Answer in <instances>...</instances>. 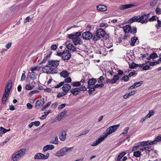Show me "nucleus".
Instances as JSON below:
<instances>
[{
	"label": "nucleus",
	"instance_id": "1",
	"mask_svg": "<svg viewBox=\"0 0 161 161\" xmlns=\"http://www.w3.org/2000/svg\"><path fill=\"white\" fill-rule=\"evenodd\" d=\"M119 125H114L108 127L106 131V133L104 135L100 137L95 142L91 145L92 146H96L104 141L109 135L115 132L119 126Z\"/></svg>",
	"mask_w": 161,
	"mask_h": 161
},
{
	"label": "nucleus",
	"instance_id": "2",
	"mask_svg": "<svg viewBox=\"0 0 161 161\" xmlns=\"http://www.w3.org/2000/svg\"><path fill=\"white\" fill-rule=\"evenodd\" d=\"M80 35L81 32L78 31L73 34L68 35V37L70 39H72L74 44L76 46L80 44L82 42L81 39L79 37Z\"/></svg>",
	"mask_w": 161,
	"mask_h": 161
},
{
	"label": "nucleus",
	"instance_id": "3",
	"mask_svg": "<svg viewBox=\"0 0 161 161\" xmlns=\"http://www.w3.org/2000/svg\"><path fill=\"white\" fill-rule=\"evenodd\" d=\"M26 150L24 149H21L14 154L12 157L13 161H17L23 157L25 154Z\"/></svg>",
	"mask_w": 161,
	"mask_h": 161
},
{
	"label": "nucleus",
	"instance_id": "4",
	"mask_svg": "<svg viewBox=\"0 0 161 161\" xmlns=\"http://www.w3.org/2000/svg\"><path fill=\"white\" fill-rule=\"evenodd\" d=\"M42 70L43 72L47 74L56 73L57 72V70L55 68H52L47 65L42 67Z\"/></svg>",
	"mask_w": 161,
	"mask_h": 161
},
{
	"label": "nucleus",
	"instance_id": "5",
	"mask_svg": "<svg viewBox=\"0 0 161 161\" xmlns=\"http://www.w3.org/2000/svg\"><path fill=\"white\" fill-rule=\"evenodd\" d=\"M49 156V154L47 153L45 155L41 153H38L35 154L34 156V158L37 159H46Z\"/></svg>",
	"mask_w": 161,
	"mask_h": 161
},
{
	"label": "nucleus",
	"instance_id": "6",
	"mask_svg": "<svg viewBox=\"0 0 161 161\" xmlns=\"http://www.w3.org/2000/svg\"><path fill=\"white\" fill-rule=\"evenodd\" d=\"M58 55L62 56V58L64 60H68L71 57V55L69 53V51L66 50L64 51L62 53H58Z\"/></svg>",
	"mask_w": 161,
	"mask_h": 161
},
{
	"label": "nucleus",
	"instance_id": "7",
	"mask_svg": "<svg viewBox=\"0 0 161 161\" xmlns=\"http://www.w3.org/2000/svg\"><path fill=\"white\" fill-rule=\"evenodd\" d=\"M92 36V34L89 31H86L82 34V38L86 40L91 39Z\"/></svg>",
	"mask_w": 161,
	"mask_h": 161
},
{
	"label": "nucleus",
	"instance_id": "8",
	"mask_svg": "<svg viewBox=\"0 0 161 161\" xmlns=\"http://www.w3.org/2000/svg\"><path fill=\"white\" fill-rule=\"evenodd\" d=\"M44 103V98L38 99L35 103V107L36 108L38 109L42 106Z\"/></svg>",
	"mask_w": 161,
	"mask_h": 161
},
{
	"label": "nucleus",
	"instance_id": "9",
	"mask_svg": "<svg viewBox=\"0 0 161 161\" xmlns=\"http://www.w3.org/2000/svg\"><path fill=\"white\" fill-rule=\"evenodd\" d=\"M66 154L64 148L63 147L58 151L55 153V155L56 157H63Z\"/></svg>",
	"mask_w": 161,
	"mask_h": 161
},
{
	"label": "nucleus",
	"instance_id": "10",
	"mask_svg": "<svg viewBox=\"0 0 161 161\" xmlns=\"http://www.w3.org/2000/svg\"><path fill=\"white\" fill-rule=\"evenodd\" d=\"M137 3H135L133 4H130L121 5L120 7L119 8L121 10H124L131 8L133 7L137 6Z\"/></svg>",
	"mask_w": 161,
	"mask_h": 161
},
{
	"label": "nucleus",
	"instance_id": "11",
	"mask_svg": "<svg viewBox=\"0 0 161 161\" xmlns=\"http://www.w3.org/2000/svg\"><path fill=\"white\" fill-rule=\"evenodd\" d=\"M54 148V145L48 144L45 146L43 148L42 153H44L48 150H51Z\"/></svg>",
	"mask_w": 161,
	"mask_h": 161
},
{
	"label": "nucleus",
	"instance_id": "12",
	"mask_svg": "<svg viewBox=\"0 0 161 161\" xmlns=\"http://www.w3.org/2000/svg\"><path fill=\"white\" fill-rule=\"evenodd\" d=\"M139 22H141L142 24L146 23L148 22V17L146 14L142 15L139 17Z\"/></svg>",
	"mask_w": 161,
	"mask_h": 161
},
{
	"label": "nucleus",
	"instance_id": "13",
	"mask_svg": "<svg viewBox=\"0 0 161 161\" xmlns=\"http://www.w3.org/2000/svg\"><path fill=\"white\" fill-rule=\"evenodd\" d=\"M67 132L65 130H63L60 132L58 136L60 140L61 141H64L66 137Z\"/></svg>",
	"mask_w": 161,
	"mask_h": 161
},
{
	"label": "nucleus",
	"instance_id": "14",
	"mask_svg": "<svg viewBox=\"0 0 161 161\" xmlns=\"http://www.w3.org/2000/svg\"><path fill=\"white\" fill-rule=\"evenodd\" d=\"M48 64L54 67H57L59 65V61L58 60H50L48 61Z\"/></svg>",
	"mask_w": 161,
	"mask_h": 161
},
{
	"label": "nucleus",
	"instance_id": "15",
	"mask_svg": "<svg viewBox=\"0 0 161 161\" xmlns=\"http://www.w3.org/2000/svg\"><path fill=\"white\" fill-rule=\"evenodd\" d=\"M12 86V82L11 81H9L6 85V86L5 92L9 93Z\"/></svg>",
	"mask_w": 161,
	"mask_h": 161
},
{
	"label": "nucleus",
	"instance_id": "16",
	"mask_svg": "<svg viewBox=\"0 0 161 161\" xmlns=\"http://www.w3.org/2000/svg\"><path fill=\"white\" fill-rule=\"evenodd\" d=\"M71 87L70 85L66 84H64L62 87V89L63 91L66 92V94L68 93V91L70 89Z\"/></svg>",
	"mask_w": 161,
	"mask_h": 161
},
{
	"label": "nucleus",
	"instance_id": "17",
	"mask_svg": "<svg viewBox=\"0 0 161 161\" xmlns=\"http://www.w3.org/2000/svg\"><path fill=\"white\" fill-rule=\"evenodd\" d=\"M97 34L100 38L103 37L105 34V32L103 29L98 30L97 31Z\"/></svg>",
	"mask_w": 161,
	"mask_h": 161
},
{
	"label": "nucleus",
	"instance_id": "18",
	"mask_svg": "<svg viewBox=\"0 0 161 161\" xmlns=\"http://www.w3.org/2000/svg\"><path fill=\"white\" fill-rule=\"evenodd\" d=\"M97 8L98 10L101 12L106 11L107 9V8L106 6L102 4L98 5Z\"/></svg>",
	"mask_w": 161,
	"mask_h": 161
},
{
	"label": "nucleus",
	"instance_id": "19",
	"mask_svg": "<svg viewBox=\"0 0 161 161\" xmlns=\"http://www.w3.org/2000/svg\"><path fill=\"white\" fill-rule=\"evenodd\" d=\"M66 111H64L61 112L57 116V119L58 121H60L64 118V116L66 113Z\"/></svg>",
	"mask_w": 161,
	"mask_h": 161
},
{
	"label": "nucleus",
	"instance_id": "20",
	"mask_svg": "<svg viewBox=\"0 0 161 161\" xmlns=\"http://www.w3.org/2000/svg\"><path fill=\"white\" fill-rule=\"evenodd\" d=\"M35 82L34 81L32 82L31 84H27L26 86L25 89L27 90H32L35 87Z\"/></svg>",
	"mask_w": 161,
	"mask_h": 161
},
{
	"label": "nucleus",
	"instance_id": "21",
	"mask_svg": "<svg viewBox=\"0 0 161 161\" xmlns=\"http://www.w3.org/2000/svg\"><path fill=\"white\" fill-rule=\"evenodd\" d=\"M80 91L79 88H72L70 90V92L73 95L75 96L78 95Z\"/></svg>",
	"mask_w": 161,
	"mask_h": 161
},
{
	"label": "nucleus",
	"instance_id": "22",
	"mask_svg": "<svg viewBox=\"0 0 161 161\" xmlns=\"http://www.w3.org/2000/svg\"><path fill=\"white\" fill-rule=\"evenodd\" d=\"M66 47L68 49L70 50L73 52L76 51L75 47L71 43H69L67 45Z\"/></svg>",
	"mask_w": 161,
	"mask_h": 161
},
{
	"label": "nucleus",
	"instance_id": "23",
	"mask_svg": "<svg viewBox=\"0 0 161 161\" xmlns=\"http://www.w3.org/2000/svg\"><path fill=\"white\" fill-rule=\"evenodd\" d=\"M97 82V80L94 78L89 79L88 81V86L94 85Z\"/></svg>",
	"mask_w": 161,
	"mask_h": 161
},
{
	"label": "nucleus",
	"instance_id": "24",
	"mask_svg": "<svg viewBox=\"0 0 161 161\" xmlns=\"http://www.w3.org/2000/svg\"><path fill=\"white\" fill-rule=\"evenodd\" d=\"M139 18L137 16H134L132 18L130 19L128 22L129 23H132L133 22H139Z\"/></svg>",
	"mask_w": 161,
	"mask_h": 161
},
{
	"label": "nucleus",
	"instance_id": "25",
	"mask_svg": "<svg viewBox=\"0 0 161 161\" xmlns=\"http://www.w3.org/2000/svg\"><path fill=\"white\" fill-rule=\"evenodd\" d=\"M60 75L61 76L64 78H66L69 76V73L67 71L64 70L60 72Z\"/></svg>",
	"mask_w": 161,
	"mask_h": 161
},
{
	"label": "nucleus",
	"instance_id": "26",
	"mask_svg": "<svg viewBox=\"0 0 161 161\" xmlns=\"http://www.w3.org/2000/svg\"><path fill=\"white\" fill-rule=\"evenodd\" d=\"M160 141H161V135L160 136H158V137H157L156 138L155 140H154V141L150 142V143H149V144L153 145L155 144L157 142H159Z\"/></svg>",
	"mask_w": 161,
	"mask_h": 161
},
{
	"label": "nucleus",
	"instance_id": "27",
	"mask_svg": "<svg viewBox=\"0 0 161 161\" xmlns=\"http://www.w3.org/2000/svg\"><path fill=\"white\" fill-rule=\"evenodd\" d=\"M40 68V67L39 66H36L32 67L31 68V70L33 73H35V72H38Z\"/></svg>",
	"mask_w": 161,
	"mask_h": 161
},
{
	"label": "nucleus",
	"instance_id": "28",
	"mask_svg": "<svg viewBox=\"0 0 161 161\" xmlns=\"http://www.w3.org/2000/svg\"><path fill=\"white\" fill-rule=\"evenodd\" d=\"M131 26L130 25H126L123 27V30L124 32L126 33L130 31Z\"/></svg>",
	"mask_w": 161,
	"mask_h": 161
},
{
	"label": "nucleus",
	"instance_id": "29",
	"mask_svg": "<svg viewBox=\"0 0 161 161\" xmlns=\"http://www.w3.org/2000/svg\"><path fill=\"white\" fill-rule=\"evenodd\" d=\"M137 39V38L136 36L132 38L130 43V45L132 46H134Z\"/></svg>",
	"mask_w": 161,
	"mask_h": 161
},
{
	"label": "nucleus",
	"instance_id": "30",
	"mask_svg": "<svg viewBox=\"0 0 161 161\" xmlns=\"http://www.w3.org/2000/svg\"><path fill=\"white\" fill-rule=\"evenodd\" d=\"M158 57V56L157 54L156 53H154L151 54L150 55L149 57L147 58V59L148 60H149L151 59H154L157 58Z\"/></svg>",
	"mask_w": 161,
	"mask_h": 161
},
{
	"label": "nucleus",
	"instance_id": "31",
	"mask_svg": "<svg viewBox=\"0 0 161 161\" xmlns=\"http://www.w3.org/2000/svg\"><path fill=\"white\" fill-rule=\"evenodd\" d=\"M119 77L117 75H114L113 78L112 79L113 84L116 83L119 79Z\"/></svg>",
	"mask_w": 161,
	"mask_h": 161
},
{
	"label": "nucleus",
	"instance_id": "32",
	"mask_svg": "<svg viewBox=\"0 0 161 161\" xmlns=\"http://www.w3.org/2000/svg\"><path fill=\"white\" fill-rule=\"evenodd\" d=\"M150 142H145V141H143L139 143H138V144L139 145V146H140V147L141 146H146V145H150L149 144V143Z\"/></svg>",
	"mask_w": 161,
	"mask_h": 161
},
{
	"label": "nucleus",
	"instance_id": "33",
	"mask_svg": "<svg viewBox=\"0 0 161 161\" xmlns=\"http://www.w3.org/2000/svg\"><path fill=\"white\" fill-rule=\"evenodd\" d=\"M8 93L4 92L2 99V103H5L6 102V100L7 98L8 97Z\"/></svg>",
	"mask_w": 161,
	"mask_h": 161
},
{
	"label": "nucleus",
	"instance_id": "34",
	"mask_svg": "<svg viewBox=\"0 0 161 161\" xmlns=\"http://www.w3.org/2000/svg\"><path fill=\"white\" fill-rule=\"evenodd\" d=\"M149 63V64L150 66H153L156 65L157 64H158L159 62L157 61L153 62H151L150 61H148L147 62V63Z\"/></svg>",
	"mask_w": 161,
	"mask_h": 161
},
{
	"label": "nucleus",
	"instance_id": "35",
	"mask_svg": "<svg viewBox=\"0 0 161 161\" xmlns=\"http://www.w3.org/2000/svg\"><path fill=\"white\" fill-rule=\"evenodd\" d=\"M126 152H121L118 156L117 160H120L125 154Z\"/></svg>",
	"mask_w": 161,
	"mask_h": 161
},
{
	"label": "nucleus",
	"instance_id": "36",
	"mask_svg": "<svg viewBox=\"0 0 161 161\" xmlns=\"http://www.w3.org/2000/svg\"><path fill=\"white\" fill-rule=\"evenodd\" d=\"M141 152L139 151H137L134 152L133 156L136 157H139L141 156Z\"/></svg>",
	"mask_w": 161,
	"mask_h": 161
},
{
	"label": "nucleus",
	"instance_id": "37",
	"mask_svg": "<svg viewBox=\"0 0 161 161\" xmlns=\"http://www.w3.org/2000/svg\"><path fill=\"white\" fill-rule=\"evenodd\" d=\"M64 148L66 154L67 153H69L71 152L73 149V147H64Z\"/></svg>",
	"mask_w": 161,
	"mask_h": 161
},
{
	"label": "nucleus",
	"instance_id": "38",
	"mask_svg": "<svg viewBox=\"0 0 161 161\" xmlns=\"http://www.w3.org/2000/svg\"><path fill=\"white\" fill-rule=\"evenodd\" d=\"M154 112L153 110L149 111V113L146 116L147 118H150L152 115H153Z\"/></svg>",
	"mask_w": 161,
	"mask_h": 161
},
{
	"label": "nucleus",
	"instance_id": "39",
	"mask_svg": "<svg viewBox=\"0 0 161 161\" xmlns=\"http://www.w3.org/2000/svg\"><path fill=\"white\" fill-rule=\"evenodd\" d=\"M88 88H89V90L88 91V93L90 94H91L92 92L95 90V88H94V86H93V87L91 88L90 86H88L87 87Z\"/></svg>",
	"mask_w": 161,
	"mask_h": 161
},
{
	"label": "nucleus",
	"instance_id": "40",
	"mask_svg": "<svg viewBox=\"0 0 161 161\" xmlns=\"http://www.w3.org/2000/svg\"><path fill=\"white\" fill-rule=\"evenodd\" d=\"M129 128L128 127H126L123 130V132L121 134V135H124L127 134Z\"/></svg>",
	"mask_w": 161,
	"mask_h": 161
},
{
	"label": "nucleus",
	"instance_id": "41",
	"mask_svg": "<svg viewBox=\"0 0 161 161\" xmlns=\"http://www.w3.org/2000/svg\"><path fill=\"white\" fill-rule=\"evenodd\" d=\"M71 81V79L70 77H69L67 78L64 79V81H63L64 83H64H70Z\"/></svg>",
	"mask_w": 161,
	"mask_h": 161
},
{
	"label": "nucleus",
	"instance_id": "42",
	"mask_svg": "<svg viewBox=\"0 0 161 161\" xmlns=\"http://www.w3.org/2000/svg\"><path fill=\"white\" fill-rule=\"evenodd\" d=\"M71 85L74 87L78 86L81 85L80 82L79 81L74 82Z\"/></svg>",
	"mask_w": 161,
	"mask_h": 161
},
{
	"label": "nucleus",
	"instance_id": "43",
	"mask_svg": "<svg viewBox=\"0 0 161 161\" xmlns=\"http://www.w3.org/2000/svg\"><path fill=\"white\" fill-rule=\"evenodd\" d=\"M67 94L66 93V92H64L63 91V92H59L58 94L57 95V97H60L64 96L65 95Z\"/></svg>",
	"mask_w": 161,
	"mask_h": 161
},
{
	"label": "nucleus",
	"instance_id": "44",
	"mask_svg": "<svg viewBox=\"0 0 161 161\" xmlns=\"http://www.w3.org/2000/svg\"><path fill=\"white\" fill-rule=\"evenodd\" d=\"M137 64H136L134 63H133L129 65V67L131 69H133L135 68L136 67H137Z\"/></svg>",
	"mask_w": 161,
	"mask_h": 161
},
{
	"label": "nucleus",
	"instance_id": "45",
	"mask_svg": "<svg viewBox=\"0 0 161 161\" xmlns=\"http://www.w3.org/2000/svg\"><path fill=\"white\" fill-rule=\"evenodd\" d=\"M39 92V91L38 90H35L31 91L29 93V95L30 96L33 95V94L36 93H38Z\"/></svg>",
	"mask_w": 161,
	"mask_h": 161
},
{
	"label": "nucleus",
	"instance_id": "46",
	"mask_svg": "<svg viewBox=\"0 0 161 161\" xmlns=\"http://www.w3.org/2000/svg\"><path fill=\"white\" fill-rule=\"evenodd\" d=\"M130 32L131 33L134 34L136 32V27H133L130 30Z\"/></svg>",
	"mask_w": 161,
	"mask_h": 161
},
{
	"label": "nucleus",
	"instance_id": "47",
	"mask_svg": "<svg viewBox=\"0 0 161 161\" xmlns=\"http://www.w3.org/2000/svg\"><path fill=\"white\" fill-rule=\"evenodd\" d=\"M66 105V104L65 103L59 105L58 108V109L60 110L62 109V108H64Z\"/></svg>",
	"mask_w": 161,
	"mask_h": 161
},
{
	"label": "nucleus",
	"instance_id": "48",
	"mask_svg": "<svg viewBox=\"0 0 161 161\" xmlns=\"http://www.w3.org/2000/svg\"><path fill=\"white\" fill-rule=\"evenodd\" d=\"M143 81H140L138 82H136L135 83H134L135 86L136 87V88L137 87L140 86L141 84L142 83Z\"/></svg>",
	"mask_w": 161,
	"mask_h": 161
},
{
	"label": "nucleus",
	"instance_id": "49",
	"mask_svg": "<svg viewBox=\"0 0 161 161\" xmlns=\"http://www.w3.org/2000/svg\"><path fill=\"white\" fill-rule=\"evenodd\" d=\"M104 85V84L103 83H101L99 84H97L94 86V88H97L99 87H102Z\"/></svg>",
	"mask_w": 161,
	"mask_h": 161
},
{
	"label": "nucleus",
	"instance_id": "50",
	"mask_svg": "<svg viewBox=\"0 0 161 161\" xmlns=\"http://www.w3.org/2000/svg\"><path fill=\"white\" fill-rule=\"evenodd\" d=\"M104 79L103 76H101L97 79V81L98 83H100L103 82Z\"/></svg>",
	"mask_w": 161,
	"mask_h": 161
},
{
	"label": "nucleus",
	"instance_id": "51",
	"mask_svg": "<svg viewBox=\"0 0 161 161\" xmlns=\"http://www.w3.org/2000/svg\"><path fill=\"white\" fill-rule=\"evenodd\" d=\"M157 3V0H154L150 3V5L151 6H154Z\"/></svg>",
	"mask_w": 161,
	"mask_h": 161
},
{
	"label": "nucleus",
	"instance_id": "52",
	"mask_svg": "<svg viewBox=\"0 0 161 161\" xmlns=\"http://www.w3.org/2000/svg\"><path fill=\"white\" fill-rule=\"evenodd\" d=\"M35 73H33L32 72L31 73H30V77L32 79H34L35 78Z\"/></svg>",
	"mask_w": 161,
	"mask_h": 161
},
{
	"label": "nucleus",
	"instance_id": "53",
	"mask_svg": "<svg viewBox=\"0 0 161 161\" xmlns=\"http://www.w3.org/2000/svg\"><path fill=\"white\" fill-rule=\"evenodd\" d=\"M5 130V129L3 128V127H0V134H3L4 133H5V131H4Z\"/></svg>",
	"mask_w": 161,
	"mask_h": 161
},
{
	"label": "nucleus",
	"instance_id": "54",
	"mask_svg": "<svg viewBox=\"0 0 161 161\" xmlns=\"http://www.w3.org/2000/svg\"><path fill=\"white\" fill-rule=\"evenodd\" d=\"M157 24L156 25L157 27L159 29V27H161V21L158 19L157 20Z\"/></svg>",
	"mask_w": 161,
	"mask_h": 161
},
{
	"label": "nucleus",
	"instance_id": "55",
	"mask_svg": "<svg viewBox=\"0 0 161 161\" xmlns=\"http://www.w3.org/2000/svg\"><path fill=\"white\" fill-rule=\"evenodd\" d=\"M64 85V83L63 82H61L59 84H57L56 86L54 87V88H57L61 86Z\"/></svg>",
	"mask_w": 161,
	"mask_h": 161
},
{
	"label": "nucleus",
	"instance_id": "56",
	"mask_svg": "<svg viewBox=\"0 0 161 161\" xmlns=\"http://www.w3.org/2000/svg\"><path fill=\"white\" fill-rule=\"evenodd\" d=\"M157 18H158V17L156 16H153L152 17L149 19V21H153L154 20H155Z\"/></svg>",
	"mask_w": 161,
	"mask_h": 161
},
{
	"label": "nucleus",
	"instance_id": "57",
	"mask_svg": "<svg viewBox=\"0 0 161 161\" xmlns=\"http://www.w3.org/2000/svg\"><path fill=\"white\" fill-rule=\"evenodd\" d=\"M129 76L127 75H125L122 78V80L125 81H127L129 80Z\"/></svg>",
	"mask_w": 161,
	"mask_h": 161
},
{
	"label": "nucleus",
	"instance_id": "58",
	"mask_svg": "<svg viewBox=\"0 0 161 161\" xmlns=\"http://www.w3.org/2000/svg\"><path fill=\"white\" fill-rule=\"evenodd\" d=\"M54 141L56 143V145H57L58 144V138L57 136H55L54 137Z\"/></svg>",
	"mask_w": 161,
	"mask_h": 161
},
{
	"label": "nucleus",
	"instance_id": "59",
	"mask_svg": "<svg viewBox=\"0 0 161 161\" xmlns=\"http://www.w3.org/2000/svg\"><path fill=\"white\" fill-rule=\"evenodd\" d=\"M89 131V130H84L81 133V134L79 135V136H80L82 135H85Z\"/></svg>",
	"mask_w": 161,
	"mask_h": 161
},
{
	"label": "nucleus",
	"instance_id": "60",
	"mask_svg": "<svg viewBox=\"0 0 161 161\" xmlns=\"http://www.w3.org/2000/svg\"><path fill=\"white\" fill-rule=\"evenodd\" d=\"M156 13L158 14H161V9L158 8H157L155 10Z\"/></svg>",
	"mask_w": 161,
	"mask_h": 161
},
{
	"label": "nucleus",
	"instance_id": "61",
	"mask_svg": "<svg viewBox=\"0 0 161 161\" xmlns=\"http://www.w3.org/2000/svg\"><path fill=\"white\" fill-rule=\"evenodd\" d=\"M11 45L12 43L11 42H8L6 45L5 47L7 48V49L8 50L11 47Z\"/></svg>",
	"mask_w": 161,
	"mask_h": 161
},
{
	"label": "nucleus",
	"instance_id": "62",
	"mask_svg": "<svg viewBox=\"0 0 161 161\" xmlns=\"http://www.w3.org/2000/svg\"><path fill=\"white\" fill-rule=\"evenodd\" d=\"M100 38L97 34V35L94 36L93 37V39L94 41H97L99 40Z\"/></svg>",
	"mask_w": 161,
	"mask_h": 161
},
{
	"label": "nucleus",
	"instance_id": "63",
	"mask_svg": "<svg viewBox=\"0 0 161 161\" xmlns=\"http://www.w3.org/2000/svg\"><path fill=\"white\" fill-rule=\"evenodd\" d=\"M79 89L80 91H85L86 90V88L85 87V86L83 85V84L81 85V87Z\"/></svg>",
	"mask_w": 161,
	"mask_h": 161
},
{
	"label": "nucleus",
	"instance_id": "64",
	"mask_svg": "<svg viewBox=\"0 0 161 161\" xmlns=\"http://www.w3.org/2000/svg\"><path fill=\"white\" fill-rule=\"evenodd\" d=\"M26 107L29 109H31L33 107V105L30 103H27L26 104Z\"/></svg>",
	"mask_w": 161,
	"mask_h": 161
}]
</instances>
